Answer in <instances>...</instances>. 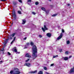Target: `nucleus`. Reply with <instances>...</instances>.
Instances as JSON below:
<instances>
[{
	"label": "nucleus",
	"mask_w": 74,
	"mask_h": 74,
	"mask_svg": "<svg viewBox=\"0 0 74 74\" xmlns=\"http://www.w3.org/2000/svg\"><path fill=\"white\" fill-rule=\"evenodd\" d=\"M10 15V14H9Z\"/></svg>",
	"instance_id": "8fccbe9b"
},
{
	"label": "nucleus",
	"mask_w": 74,
	"mask_h": 74,
	"mask_svg": "<svg viewBox=\"0 0 74 74\" xmlns=\"http://www.w3.org/2000/svg\"><path fill=\"white\" fill-rule=\"evenodd\" d=\"M41 9L42 10H43V11H46V10H45V9L44 8H42Z\"/></svg>",
	"instance_id": "a211bd4d"
},
{
	"label": "nucleus",
	"mask_w": 74,
	"mask_h": 74,
	"mask_svg": "<svg viewBox=\"0 0 74 74\" xmlns=\"http://www.w3.org/2000/svg\"><path fill=\"white\" fill-rule=\"evenodd\" d=\"M49 1H51V0H49Z\"/></svg>",
	"instance_id": "09e8293b"
},
{
	"label": "nucleus",
	"mask_w": 74,
	"mask_h": 74,
	"mask_svg": "<svg viewBox=\"0 0 74 74\" xmlns=\"http://www.w3.org/2000/svg\"><path fill=\"white\" fill-rule=\"evenodd\" d=\"M54 65V64H51L50 66H53Z\"/></svg>",
	"instance_id": "f704fd0d"
},
{
	"label": "nucleus",
	"mask_w": 74,
	"mask_h": 74,
	"mask_svg": "<svg viewBox=\"0 0 74 74\" xmlns=\"http://www.w3.org/2000/svg\"><path fill=\"white\" fill-rule=\"evenodd\" d=\"M12 17L14 19H16V14L15 12V11H13L12 12Z\"/></svg>",
	"instance_id": "f03ea898"
},
{
	"label": "nucleus",
	"mask_w": 74,
	"mask_h": 74,
	"mask_svg": "<svg viewBox=\"0 0 74 74\" xmlns=\"http://www.w3.org/2000/svg\"><path fill=\"white\" fill-rule=\"evenodd\" d=\"M38 74H42V71H40L38 72Z\"/></svg>",
	"instance_id": "aec40b11"
},
{
	"label": "nucleus",
	"mask_w": 74,
	"mask_h": 74,
	"mask_svg": "<svg viewBox=\"0 0 74 74\" xmlns=\"http://www.w3.org/2000/svg\"><path fill=\"white\" fill-rule=\"evenodd\" d=\"M44 70H47V68L46 67H44Z\"/></svg>",
	"instance_id": "7c9ffc66"
},
{
	"label": "nucleus",
	"mask_w": 74,
	"mask_h": 74,
	"mask_svg": "<svg viewBox=\"0 0 74 74\" xmlns=\"http://www.w3.org/2000/svg\"><path fill=\"white\" fill-rule=\"evenodd\" d=\"M62 51V49H60V52H61Z\"/></svg>",
	"instance_id": "a19ab883"
},
{
	"label": "nucleus",
	"mask_w": 74,
	"mask_h": 74,
	"mask_svg": "<svg viewBox=\"0 0 74 74\" xmlns=\"http://www.w3.org/2000/svg\"><path fill=\"white\" fill-rule=\"evenodd\" d=\"M18 14H22L21 13V11H18Z\"/></svg>",
	"instance_id": "b1692460"
},
{
	"label": "nucleus",
	"mask_w": 74,
	"mask_h": 74,
	"mask_svg": "<svg viewBox=\"0 0 74 74\" xmlns=\"http://www.w3.org/2000/svg\"><path fill=\"white\" fill-rule=\"evenodd\" d=\"M1 51H4V48H2L1 49Z\"/></svg>",
	"instance_id": "5701e85b"
},
{
	"label": "nucleus",
	"mask_w": 74,
	"mask_h": 74,
	"mask_svg": "<svg viewBox=\"0 0 74 74\" xmlns=\"http://www.w3.org/2000/svg\"><path fill=\"white\" fill-rule=\"evenodd\" d=\"M36 5H38V2H36L35 3Z\"/></svg>",
	"instance_id": "cd10ccee"
},
{
	"label": "nucleus",
	"mask_w": 74,
	"mask_h": 74,
	"mask_svg": "<svg viewBox=\"0 0 74 74\" xmlns=\"http://www.w3.org/2000/svg\"><path fill=\"white\" fill-rule=\"evenodd\" d=\"M16 54H19V53H20V52H16Z\"/></svg>",
	"instance_id": "473e14b6"
},
{
	"label": "nucleus",
	"mask_w": 74,
	"mask_h": 74,
	"mask_svg": "<svg viewBox=\"0 0 74 74\" xmlns=\"http://www.w3.org/2000/svg\"><path fill=\"white\" fill-rule=\"evenodd\" d=\"M20 10H22V9L21 8H20Z\"/></svg>",
	"instance_id": "de8ad7c7"
},
{
	"label": "nucleus",
	"mask_w": 74,
	"mask_h": 74,
	"mask_svg": "<svg viewBox=\"0 0 74 74\" xmlns=\"http://www.w3.org/2000/svg\"><path fill=\"white\" fill-rule=\"evenodd\" d=\"M25 56L29 58H31V56L29 55V53H27L25 55Z\"/></svg>",
	"instance_id": "6e6552de"
},
{
	"label": "nucleus",
	"mask_w": 74,
	"mask_h": 74,
	"mask_svg": "<svg viewBox=\"0 0 74 74\" xmlns=\"http://www.w3.org/2000/svg\"><path fill=\"white\" fill-rule=\"evenodd\" d=\"M29 43H27V46H29Z\"/></svg>",
	"instance_id": "4c0bfd02"
},
{
	"label": "nucleus",
	"mask_w": 74,
	"mask_h": 74,
	"mask_svg": "<svg viewBox=\"0 0 74 74\" xmlns=\"http://www.w3.org/2000/svg\"><path fill=\"white\" fill-rule=\"evenodd\" d=\"M29 60H30L29 59H28L27 60L25 61V62H27L29 61Z\"/></svg>",
	"instance_id": "c756f323"
},
{
	"label": "nucleus",
	"mask_w": 74,
	"mask_h": 74,
	"mask_svg": "<svg viewBox=\"0 0 74 74\" xmlns=\"http://www.w3.org/2000/svg\"><path fill=\"white\" fill-rule=\"evenodd\" d=\"M13 24V23H12V25Z\"/></svg>",
	"instance_id": "3c124183"
},
{
	"label": "nucleus",
	"mask_w": 74,
	"mask_h": 74,
	"mask_svg": "<svg viewBox=\"0 0 74 74\" xmlns=\"http://www.w3.org/2000/svg\"><path fill=\"white\" fill-rule=\"evenodd\" d=\"M18 1L20 3H22V0H18Z\"/></svg>",
	"instance_id": "c9c22d12"
},
{
	"label": "nucleus",
	"mask_w": 74,
	"mask_h": 74,
	"mask_svg": "<svg viewBox=\"0 0 74 74\" xmlns=\"http://www.w3.org/2000/svg\"><path fill=\"white\" fill-rule=\"evenodd\" d=\"M57 57H58V55L56 56H53V58H57Z\"/></svg>",
	"instance_id": "6ab92c4d"
},
{
	"label": "nucleus",
	"mask_w": 74,
	"mask_h": 74,
	"mask_svg": "<svg viewBox=\"0 0 74 74\" xmlns=\"http://www.w3.org/2000/svg\"><path fill=\"white\" fill-rule=\"evenodd\" d=\"M32 14H33L34 15H36V13H34V12H32Z\"/></svg>",
	"instance_id": "72a5a7b5"
},
{
	"label": "nucleus",
	"mask_w": 74,
	"mask_h": 74,
	"mask_svg": "<svg viewBox=\"0 0 74 74\" xmlns=\"http://www.w3.org/2000/svg\"><path fill=\"white\" fill-rule=\"evenodd\" d=\"M67 5L68 6H69V5H70V4H67Z\"/></svg>",
	"instance_id": "a18cd8bd"
},
{
	"label": "nucleus",
	"mask_w": 74,
	"mask_h": 74,
	"mask_svg": "<svg viewBox=\"0 0 74 74\" xmlns=\"http://www.w3.org/2000/svg\"><path fill=\"white\" fill-rule=\"evenodd\" d=\"M37 71H31L29 72V73H30V74H33L34 73H36L37 72Z\"/></svg>",
	"instance_id": "f8f14e48"
},
{
	"label": "nucleus",
	"mask_w": 74,
	"mask_h": 74,
	"mask_svg": "<svg viewBox=\"0 0 74 74\" xmlns=\"http://www.w3.org/2000/svg\"><path fill=\"white\" fill-rule=\"evenodd\" d=\"M0 1H5V0H0Z\"/></svg>",
	"instance_id": "58836bf2"
},
{
	"label": "nucleus",
	"mask_w": 74,
	"mask_h": 74,
	"mask_svg": "<svg viewBox=\"0 0 74 74\" xmlns=\"http://www.w3.org/2000/svg\"><path fill=\"white\" fill-rule=\"evenodd\" d=\"M68 59L69 58L67 57H62V59L63 60H68Z\"/></svg>",
	"instance_id": "0eeeda50"
},
{
	"label": "nucleus",
	"mask_w": 74,
	"mask_h": 74,
	"mask_svg": "<svg viewBox=\"0 0 74 74\" xmlns=\"http://www.w3.org/2000/svg\"><path fill=\"white\" fill-rule=\"evenodd\" d=\"M13 49L14 50V51L15 52H17V50H16V47H14L13 48Z\"/></svg>",
	"instance_id": "f3484780"
},
{
	"label": "nucleus",
	"mask_w": 74,
	"mask_h": 74,
	"mask_svg": "<svg viewBox=\"0 0 74 74\" xmlns=\"http://www.w3.org/2000/svg\"><path fill=\"white\" fill-rule=\"evenodd\" d=\"M56 15H57L56 14H53L52 15V16H56Z\"/></svg>",
	"instance_id": "bb28decb"
},
{
	"label": "nucleus",
	"mask_w": 74,
	"mask_h": 74,
	"mask_svg": "<svg viewBox=\"0 0 74 74\" xmlns=\"http://www.w3.org/2000/svg\"><path fill=\"white\" fill-rule=\"evenodd\" d=\"M8 55H11V53H10L9 52H8Z\"/></svg>",
	"instance_id": "e433bc0d"
},
{
	"label": "nucleus",
	"mask_w": 74,
	"mask_h": 74,
	"mask_svg": "<svg viewBox=\"0 0 74 74\" xmlns=\"http://www.w3.org/2000/svg\"><path fill=\"white\" fill-rule=\"evenodd\" d=\"M8 39L9 40V39H10L11 40V39H12V36H11V35L9 36V37H8Z\"/></svg>",
	"instance_id": "dca6fc26"
},
{
	"label": "nucleus",
	"mask_w": 74,
	"mask_h": 74,
	"mask_svg": "<svg viewBox=\"0 0 74 74\" xmlns=\"http://www.w3.org/2000/svg\"><path fill=\"white\" fill-rule=\"evenodd\" d=\"M69 51H66L65 52V54H66V55H68V54H69Z\"/></svg>",
	"instance_id": "412c9836"
},
{
	"label": "nucleus",
	"mask_w": 74,
	"mask_h": 74,
	"mask_svg": "<svg viewBox=\"0 0 74 74\" xmlns=\"http://www.w3.org/2000/svg\"><path fill=\"white\" fill-rule=\"evenodd\" d=\"M9 40V39H8L6 40L5 39V40H4V44L3 47H5V44H7V42H8Z\"/></svg>",
	"instance_id": "39448f33"
},
{
	"label": "nucleus",
	"mask_w": 74,
	"mask_h": 74,
	"mask_svg": "<svg viewBox=\"0 0 74 74\" xmlns=\"http://www.w3.org/2000/svg\"><path fill=\"white\" fill-rule=\"evenodd\" d=\"M47 36L48 37L50 38L51 37V34L50 33H48L47 34Z\"/></svg>",
	"instance_id": "1a4fd4ad"
},
{
	"label": "nucleus",
	"mask_w": 74,
	"mask_h": 74,
	"mask_svg": "<svg viewBox=\"0 0 74 74\" xmlns=\"http://www.w3.org/2000/svg\"><path fill=\"white\" fill-rule=\"evenodd\" d=\"M62 33H64V29H62Z\"/></svg>",
	"instance_id": "c85d7f7f"
},
{
	"label": "nucleus",
	"mask_w": 74,
	"mask_h": 74,
	"mask_svg": "<svg viewBox=\"0 0 74 74\" xmlns=\"http://www.w3.org/2000/svg\"><path fill=\"white\" fill-rule=\"evenodd\" d=\"M32 1V0H28L27 1V3L29 5H30V3H31V2Z\"/></svg>",
	"instance_id": "9d476101"
},
{
	"label": "nucleus",
	"mask_w": 74,
	"mask_h": 74,
	"mask_svg": "<svg viewBox=\"0 0 74 74\" xmlns=\"http://www.w3.org/2000/svg\"><path fill=\"white\" fill-rule=\"evenodd\" d=\"M27 38V37H25L24 38V40H26Z\"/></svg>",
	"instance_id": "c03bdc74"
},
{
	"label": "nucleus",
	"mask_w": 74,
	"mask_h": 74,
	"mask_svg": "<svg viewBox=\"0 0 74 74\" xmlns=\"http://www.w3.org/2000/svg\"><path fill=\"white\" fill-rule=\"evenodd\" d=\"M27 48V47H26V46H25V49H26Z\"/></svg>",
	"instance_id": "37998d69"
},
{
	"label": "nucleus",
	"mask_w": 74,
	"mask_h": 74,
	"mask_svg": "<svg viewBox=\"0 0 74 74\" xmlns=\"http://www.w3.org/2000/svg\"><path fill=\"white\" fill-rule=\"evenodd\" d=\"M32 51L33 52V55L32 58L33 60H34V59L37 57V49L36 46H33Z\"/></svg>",
	"instance_id": "f257e3e1"
},
{
	"label": "nucleus",
	"mask_w": 74,
	"mask_h": 74,
	"mask_svg": "<svg viewBox=\"0 0 74 74\" xmlns=\"http://www.w3.org/2000/svg\"><path fill=\"white\" fill-rule=\"evenodd\" d=\"M74 72V67L71 69V70L70 71V73H73Z\"/></svg>",
	"instance_id": "9b49d317"
},
{
	"label": "nucleus",
	"mask_w": 74,
	"mask_h": 74,
	"mask_svg": "<svg viewBox=\"0 0 74 74\" xmlns=\"http://www.w3.org/2000/svg\"><path fill=\"white\" fill-rule=\"evenodd\" d=\"M66 43L67 44H70V41L69 40H68L66 41Z\"/></svg>",
	"instance_id": "4be33fe9"
},
{
	"label": "nucleus",
	"mask_w": 74,
	"mask_h": 74,
	"mask_svg": "<svg viewBox=\"0 0 74 74\" xmlns=\"http://www.w3.org/2000/svg\"><path fill=\"white\" fill-rule=\"evenodd\" d=\"M16 38V37H14V38L13 40V41L11 43V44L13 43V42H14V41H15V40Z\"/></svg>",
	"instance_id": "2eb2a0df"
},
{
	"label": "nucleus",
	"mask_w": 74,
	"mask_h": 74,
	"mask_svg": "<svg viewBox=\"0 0 74 74\" xmlns=\"http://www.w3.org/2000/svg\"><path fill=\"white\" fill-rule=\"evenodd\" d=\"M30 44H31V45H32V46L34 44V43L32 42H31Z\"/></svg>",
	"instance_id": "a878e982"
},
{
	"label": "nucleus",
	"mask_w": 74,
	"mask_h": 74,
	"mask_svg": "<svg viewBox=\"0 0 74 74\" xmlns=\"http://www.w3.org/2000/svg\"><path fill=\"white\" fill-rule=\"evenodd\" d=\"M16 34V33H13V34H11V36H12V37H14V36H15V34Z\"/></svg>",
	"instance_id": "ddd939ff"
},
{
	"label": "nucleus",
	"mask_w": 74,
	"mask_h": 74,
	"mask_svg": "<svg viewBox=\"0 0 74 74\" xmlns=\"http://www.w3.org/2000/svg\"><path fill=\"white\" fill-rule=\"evenodd\" d=\"M24 66H27V67H30L31 65L30 63H25V64Z\"/></svg>",
	"instance_id": "423d86ee"
},
{
	"label": "nucleus",
	"mask_w": 74,
	"mask_h": 74,
	"mask_svg": "<svg viewBox=\"0 0 74 74\" xmlns=\"http://www.w3.org/2000/svg\"><path fill=\"white\" fill-rule=\"evenodd\" d=\"M62 36H63V33H61L60 34V36H59L57 38V40H60V38H62Z\"/></svg>",
	"instance_id": "20e7f679"
},
{
	"label": "nucleus",
	"mask_w": 74,
	"mask_h": 74,
	"mask_svg": "<svg viewBox=\"0 0 74 74\" xmlns=\"http://www.w3.org/2000/svg\"><path fill=\"white\" fill-rule=\"evenodd\" d=\"M46 14H48L49 12H48V11H46Z\"/></svg>",
	"instance_id": "79ce46f5"
},
{
	"label": "nucleus",
	"mask_w": 74,
	"mask_h": 74,
	"mask_svg": "<svg viewBox=\"0 0 74 74\" xmlns=\"http://www.w3.org/2000/svg\"><path fill=\"white\" fill-rule=\"evenodd\" d=\"M3 62H3V61H0V64H2V63H3Z\"/></svg>",
	"instance_id": "393cba45"
},
{
	"label": "nucleus",
	"mask_w": 74,
	"mask_h": 74,
	"mask_svg": "<svg viewBox=\"0 0 74 74\" xmlns=\"http://www.w3.org/2000/svg\"><path fill=\"white\" fill-rule=\"evenodd\" d=\"M39 37L40 38H41L42 37V36L41 35H39Z\"/></svg>",
	"instance_id": "2f4dec72"
},
{
	"label": "nucleus",
	"mask_w": 74,
	"mask_h": 74,
	"mask_svg": "<svg viewBox=\"0 0 74 74\" xmlns=\"http://www.w3.org/2000/svg\"><path fill=\"white\" fill-rule=\"evenodd\" d=\"M16 3H15V2H14L13 3V4H14V5H16Z\"/></svg>",
	"instance_id": "ea45409f"
},
{
	"label": "nucleus",
	"mask_w": 74,
	"mask_h": 74,
	"mask_svg": "<svg viewBox=\"0 0 74 74\" xmlns=\"http://www.w3.org/2000/svg\"><path fill=\"white\" fill-rule=\"evenodd\" d=\"M22 21H23L22 24H23V25L25 24V23H26V20L25 19L23 20Z\"/></svg>",
	"instance_id": "4468645a"
},
{
	"label": "nucleus",
	"mask_w": 74,
	"mask_h": 74,
	"mask_svg": "<svg viewBox=\"0 0 74 74\" xmlns=\"http://www.w3.org/2000/svg\"><path fill=\"white\" fill-rule=\"evenodd\" d=\"M71 58V56H70L69 57V58Z\"/></svg>",
	"instance_id": "49530a36"
},
{
	"label": "nucleus",
	"mask_w": 74,
	"mask_h": 74,
	"mask_svg": "<svg viewBox=\"0 0 74 74\" xmlns=\"http://www.w3.org/2000/svg\"><path fill=\"white\" fill-rule=\"evenodd\" d=\"M44 27L45 28H44L43 27H42V29L43 32H45V30H48V28H47V27L46 26V25H45L44 26Z\"/></svg>",
	"instance_id": "7ed1b4c3"
}]
</instances>
